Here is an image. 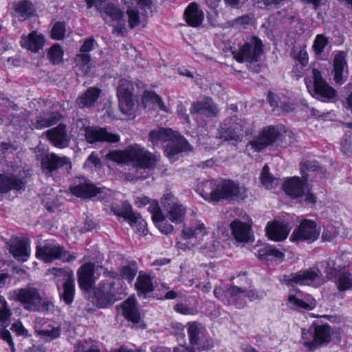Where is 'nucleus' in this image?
<instances>
[{"instance_id":"f3484780","label":"nucleus","mask_w":352,"mask_h":352,"mask_svg":"<svg viewBox=\"0 0 352 352\" xmlns=\"http://www.w3.org/2000/svg\"><path fill=\"white\" fill-rule=\"evenodd\" d=\"M320 234V231L316 228V223L314 221L305 219L292 234L293 241H307L313 242L316 241Z\"/></svg>"},{"instance_id":"393cba45","label":"nucleus","mask_w":352,"mask_h":352,"mask_svg":"<svg viewBox=\"0 0 352 352\" xmlns=\"http://www.w3.org/2000/svg\"><path fill=\"white\" fill-rule=\"evenodd\" d=\"M346 56V53L341 51L333 59V79L338 85H342L346 79L348 66Z\"/></svg>"},{"instance_id":"09e8293b","label":"nucleus","mask_w":352,"mask_h":352,"mask_svg":"<svg viewBox=\"0 0 352 352\" xmlns=\"http://www.w3.org/2000/svg\"><path fill=\"white\" fill-rule=\"evenodd\" d=\"M142 102L144 104L151 102L153 104H157L160 109L167 111L166 107H165L161 98L155 92L145 91L142 96Z\"/></svg>"},{"instance_id":"39448f33","label":"nucleus","mask_w":352,"mask_h":352,"mask_svg":"<svg viewBox=\"0 0 352 352\" xmlns=\"http://www.w3.org/2000/svg\"><path fill=\"white\" fill-rule=\"evenodd\" d=\"M331 335V328L328 324H316L314 322L309 330L302 329L303 344L310 350L329 343Z\"/></svg>"},{"instance_id":"2f4dec72","label":"nucleus","mask_w":352,"mask_h":352,"mask_svg":"<svg viewBox=\"0 0 352 352\" xmlns=\"http://www.w3.org/2000/svg\"><path fill=\"white\" fill-rule=\"evenodd\" d=\"M60 280H56L57 288L59 292V296L62 300L67 305H71L74 298L75 295V282L74 278L65 281L61 283Z\"/></svg>"},{"instance_id":"7ed1b4c3","label":"nucleus","mask_w":352,"mask_h":352,"mask_svg":"<svg viewBox=\"0 0 352 352\" xmlns=\"http://www.w3.org/2000/svg\"><path fill=\"white\" fill-rule=\"evenodd\" d=\"M254 131L255 126L252 122L234 116L220 124L216 138L221 142H228L235 146L242 142L243 133L250 135Z\"/></svg>"},{"instance_id":"4c0bfd02","label":"nucleus","mask_w":352,"mask_h":352,"mask_svg":"<svg viewBox=\"0 0 352 352\" xmlns=\"http://www.w3.org/2000/svg\"><path fill=\"white\" fill-rule=\"evenodd\" d=\"M14 16L21 21H25L30 17L34 12L33 4L28 1L23 0L13 3Z\"/></svg>"},{"instance_id":"79ce46f5","label":"nucleus","mask_w":352,"mask_h":352,"mask_svg":"<svg viewBox=\"0 0 352 352\" xmlns=\"http://www.w3.org/2000/svg\"><path fill=\"white\" fill-rule=\"evenodd\" d=\"M261 182L266 189H272L277 186L279 184V179L274 177L270 173V168L267 165H265L262 169L261 176Z\"/></svg>"},{"instance_id":"cd10ccee","label":"nucleus","mask_w":352,"mask_h":352,"mask_svg":"<svg viewBox=\"0 0 352 352\" xmlns=\"http://www.w3.org/2000/svg\"><path fill=\"white\" fill-rule=\"evenodd\" d=\"M45 38L36 31H32L27 36H22L21 46L33 52H38L44 46Z\"/></svg>"},{"instance_id":"0e129e2a","label":"nucleus","mask_w":352,"mask_h":352,"mask_svg":"<svg viewBox=\"0 0 352 352\" xmlns=\"http://www.w3.org/2000/svg\"><path fill=\"white\" fill-rule=\"evenodd\" d=\"M0 338L8 342L11 348L12 352H15L14 345L12 339L11 334L8 330H1L0 331Z\"/></svg>"},{"instance_id":"f257e3e1","label":"nucleus","mask_w":352,"mask_h":352,"mask_svg":"<svg viewBox=\"0 0 352 352\" xmlns=\"http://www.w3.org/2000/svg\"><path fill=\"white\" fill-rule=\"evenodd\" d=\"M106 158L118 164H131L135 168V173L126 174L129 181L146 178L142 170L153 168L158 162L156 155L137 144L129 146L124 150L111 151L106 155Z\"/></svg>"},{"instance_id":"b1692460","label":"nucleus","mask_w":352,"mask_h":352,"mask_svg":"<svg viewBox=\"0 0 352 352\" xmlns=\"http://www.w3.org/2000/svg\"><path fill=\"white\" fill-rule=\"evenodd\" d=\"M148 210L152 214V219L159 230L166 234L172 232L173 226L170 224L163 214L157 201H153L148 206Z\"/></svg>"},{"instance_id":"9d476101","label":"nucleus","mask_w":352,"mask_h":352,"mask_svg":"<svg viewBox=\"0 0 352 352\" xmlns=\"http://www.w3.org/2000/svg\"><path fill=\"white\" fill-rule=\"evenodd\" d=\"M317 165L314 162L306 161L300 164V170L302 174L303 180L298 177H293L286 180L283 186L285 192L292 198L302 197L305 191V186L308 179L303 174L305 169L315 171Z\"/></svg>"},{"instance_id":"052dcab7","label":"nucleus","mask_w":352,"mask_h":352,"mask_svg":"<svg viewBox=\"0 0 352 352\" xmlns=\"http://www.w3.org/2000/svg\"><path fill=\"white\" fill-rule=\"evenodd\" d=\"M254 23L253 18L250 15L245 14L238 18L234 19L231 21L232 26H243L246 25H251Z\"/></svg>"},{"instance_id":"72a5a7b5","label":"nucleus","mask_w":352,"mask_h":352,"mask_svg":"<svg viewBox=\"0 0 352 352\" xmlns=\"http://www.w3.org/2000/svg\"><path fill=\"white\" fill-rule=\"evenodd\" d=\"M24 182L14 175H0V192H7L11 190H19L24 187Z\"/></svg>"},{"instance_id":"e2e57ef3","label":"nucleus","mask_w":352,"mask_h":352,"mask_svg":"<svg viewBox=\"0 0 352 352\" xmlns=\"http://www.w3.org/2000/svg\"><path fill=\"white\" fill-rule=\"evenodd\" d=\"M17 108H18V106L13 102L8 100V98L0 99V111H6L10 109H12L13 110H16Z\"/></svg>"},{"instance_id":"c9c22d12","label":"nucleus","mask_w":352,"mask_h":352,"mask_svg":"<svg viewBox=\"0 0 352 352\" xmlns=\"http://www.w3.org/2000/svg\"><path fill=\"white\" fill-rule=\"evenodd\" d=\"M184 16L189 25L198 27L203 21L204 13L195 3H191L186 9Z\"/></svg>"},{"instance_id":"5fc2aeb1","label":"nucleus","mask_w":352,"mask_h":352,"mask_svg":"<svg viewBox=\"0 0 352 352\" xmlns=\"http://www.w3.org/2000/svg\"><path fill=\"white\" fill-rule=\"evenodd\" d=\"M329 43V39L324 34H318L314 41L313 49L317 55H320Z\"/></svg>"},{"instance_id":"423d86ee","label":"nucleus","mask_w":352,"mask_h":352,"mask_svg":"<svg viewBox=\"0 0 352 352\" xmlns=\"http://www.w3.org/2000/svg\"><path fill=\"white\" fill-rule=\"evenodd\" d=\"M280 133L276 126H267L260 130L245 146V151L250 154L252 152H261L273 145Z\"/></svg>"},{"instance_id":"13d9d810","label":"nucleus","mask_w":352,"mask_h":352,"mask_svg":"<svg viewBox=\"0 0 352 352\" xmlns=\"http://www.w3.org/2000/svg\"><path fill=\"white\" fill-rule=\"evenodd\" d=\"M128 15L129 25L131 29H133L140 23L139 12L136 9L128 8L126 10Z\"/></svg>"},{"instance_id":"a878e982","label":"nucleus","mask_w":352,"mask_h":352,"mask_svg":"<svg viewBox=\"0 0 352 352\" xmlns=\"http://www.w3.org/2000/svg\"><path fill=\"white\" fill-rule=\"evenodd\" d=\"M322 273L318 269L310 268L291 275V282L300 285H311L314 281L321 284Z\"/></svg>"},{"instance_id":"37998d69","label":"nucleus","mask_w":352,"mask_h":352,"mask_svg":"<svg viewBox=\"0 0 352 352\" xmlns=\"http://www.w3.org/2000/svg\"><path fill=\"white\" fill-rule=\"evenodd\" d=\"M320 265L321 267L324 269V273L326 274L324 277H322V276L320 277L321 283H324L328 280L335 281L339 276V274L342 272L335 267V264L333 263L323 261L321 263Z\"/></svg>"},{"instance_id":"6e6d98bb","label":"nucleus","mask_w":352,"mask_h":352,"mask_svg":"<svg viewBox=\"0 0 352 352\" xmlns=\"http://www.w3.org/2000/svg\"><path fill=\"white\" fill-rule=\"evenodd\" d=\"M104 12L113 21H119L123 18V12L113 3L106 6Z\"/></svg>"},{"instance_id":"69168bd1","label":"nucleus","mask_w":352,"mask_h":352,"mask_svg":"<svg viewBox=\"0 0 352 352\" xmlns=\"http://www.w3.org/2000/svg\"><path fill=\"white\" fill-rule=\"evenodd\" d=\"M78 54L76 55L75 58V61L78 65H80L81 66H84L87 65L91 60L90 55L89 54Z\"/></svg>"},{"instance_id":"0eeeda50","label":"nucleus","mask_w":352,"mask_h":352,"mask_svg":"<svg viewBox=\"0 0 352 352\" xmlns=\"http://www.w3.org/2000/svg\"><path fill=\"white\" fill-rule=\"evenodd\" d=\"M36 256L44 263H52L55 260H60L69 263L76 259L74 253H70L59 244L48 243L44 245H37Z\"/></svg>"},{"instance_id":"aec40b11","label":"nucleus","mask_w":352,"mask_h":352,"mask_svg":"<svg viewBox=\"0 0 352 352\" xmlns=\"http://www.w3.org/2000/svg\"><path fill=\"white\" fill-rule=\"evenodd\" d=\"M96 265L92 263H86L77 271L78 282L81 289L89 292L94 288L97 279L94 276Z\"/></svg>"},{"instance_id":"c756f323","label":"nucleus","mask_w":352,"mask_h":352,"mask_svg":"<svg viewBox=\"0 0 352 352\" xmlns=\"http://www.w3.org/2000/svg\"><path fill=\"white\" fill-rule=\"evenodd\" d=\"M10 251L16 260L26 261L30 256V243L25 239H16L12 243Z\"/></svg>"},{"instance_id":"a211bd4d","label":"nucleus","mask_w":352,"mask_h":352,"mask_svg":"<svg viewBox=\"0 0 352 352\" xmlns=\"http://www.w3.org/2000/svg\"><path fill=\"white\" fill-rule=\"evenodd\" d=\"M287 305L298 311L312 310L316 307V302L310 295L293 289L288 296Z\"/></svg>"},{"instance_id":"864d4df0","label":"nucleus","mask_w":352,"mask_h":352,"mask_svg":"<svg viewBox=\"0 0 352 352\" xmlns=\"http://www.w3.org/2000/svg\"><path fill=\"white\" fill-rule=\"evenodd\" d=\"M37 334L45 341H51L60 336V328L59 327H56L50 329L38 330L37 331Z\"/></svg>"},{"instance_id":"bf43d9fd","label":"nucleus","mask_w":352,"mask_h":352,"mask_svg":"<svg viewBox=\"0 0 352 352\" xmlns=\"http://www.w3.org/2000/svg\"><path fill=\"white\" fill-rule=\"evenodd\" d=\"M124 4L128 8H133L134 6H139L140 8H150L151 0H123Z\"/></svg>"},{"instance_id":"58836bf2","label":"nucleus","mask_w":352,"mask_h":352,"mask_svg":"<svg viewBox=\"0 0 352 352\" xmlns=\"http://www.w3.org/2000/svg\"><path fill=\"white\" fill-rule=\"evenodd\" d=\"M174 136V131L169 128L158 127L151 130L148 133V140L153 144L170 140Z\"/></svg>"},{"instance_id":"a18cd8bd","label":"nucleus","mask_w":352,"mask_h":352,"mask_svg":"<svg viewBox=\"0 0 352 352\" xmlns=\"http://www.w3.org/2000/svg\"><path fill=\"white\" fill-rule=\"evenodd\" d=\"M12 313L5 298L0 296V329L9 325Z\"/></svg>"},{"instance_id":"2eb2a0df","label":"nucleus","mask_w":352,"mask_h":352,"mask_svg":"<svg viewBox=\"0 0 352 352\" xmlns=\"http://www.w3.org/2000/svg\"><path fill=\"white\" fill-rule=\"evenodd\" d=\"M188 335L190 344L197 346L198 351L208 350L212 344L206 338V329L197 322H192L187 324Z\"/></svg>"},{"instance_id":"5701e85b","label":"nucleus","mask_w":352,"mask_h":352,"mask_svg":"<svg viewBox=\"0 0 352 352\" xmlns=\"http://www.w3.org/2000/svg\"><path fill=\"white\" fill-rule=\"evenodd\" d=\"M104 190L97 188L94 184L86 180L80 181L70 187V191L74 195L83 199H89L103 193Z\"/></svg>"},{"instance_id":"412c9836","label":"nucleus","mask_w":352,"mask_h":352,"mask_svg":"<svg viewBox=\"0 0 352 352\" xmlns=\"http://www.w3.org/2000/svg\"><path fill=\"white\" fill-rule=\"evenodd\" d=\"M45 133L48 140L56 147L63 148L68 146L69 138L65 124H59L56 127L47 130Z\"/></svg>"},{"instance_id":"f704fd0d","label":"nucleus","mask_w":352,"mask_h":352,"mask_svg":"<svg viewBox=\"0 0 352 352\" xmlns=\"http://www.w3.org/2000/svg\"><path fill=\"white\" fill-rule=\"evenodd\" d=\"M61 118L62 115L58 112H47L37 117L36 120L34 123V126L36 129L48 128L57 124Z\"/></svg>"},{"instance_id":"4d7b16f0","label":"nucleus","mask_w":352,"mask_h":352,"mask_svg":"<svg viewBox=\"0 0 352 352\" xmlns=\"http://www.w3.org/2000/svg\"><path fill=\"white\" fill-rule=\"evenodd\" d=\"M65 34V24L63 22H56L51 31L53 39L60 41L64 38Z\"/></svg>"},{"instance_id":"c85d7f7f","label":"nucleus","mask_w":352,"mask_h":352,"mask_svg":"<svg viewBox=\"0 0 352 352\" xmlns=\"http://www.w3.org/2000/svg\"><path fill=\"white\" fill-rule=\"evenodd\" d=\"M230 229L236 241L246 243L251 239V227L249 224L236 219L230 223Z\"/></svg>"},{"instance_id":"e433bc0d","label":"nucleus","mask_w":352,"mask_h":352,"mask_svg":"<svg viewBox=\"0 0 352 352\" xmlns=\"http://www.w3.org/2000/svg\"><path fill=\"white\" fill-rule=\"evenodd\" d=\"M266 232L270 239L278 241L287 237L289 230L284 223L274 222L267 227Z\"/></svg>"},{"instance_id":"6ab92c4d","label":"nucleus","mask_w":352,"mask_h":352,"mask_svg":"<svg viewBox=\"0 0 352 352\" xmlns=\"http://www.w3.org/2000/svg\"><path fill=\"white\" fill-rule=\"evenodd\" d=\"M63 166H65L67 172L72 167L71 161L65 156L59 157L52 153L45 155L41 160V167L43 170L46 171V174L56 171Z\"/></svg>"},{"instance_id":"4be33fe9","label":"nucleus","mask_w":352,"mask_h":352,"mask_svg":"<svg viewBox=\"0 0 352 352\" xmlns=\"http://www.w3.org/2000/svg\"><path fill=\"white\" fill-rule=\"evenodd\" d=\"M190 113L200 114L207 118L217 117L219 109L212 98L207 97L201 101L195 102L192 104Z\"/></svg>"},{"instance_id":"a19ab883","label":"nucleus","mask_w":352,"mask_h":352,"mask_svg":"<svg viewBox=\"0 0 352 352\" xmlns=\"http://www.w3.org/2000/svg\"><path fill=\"white\" fill-rule=\"evenodd\" d=\"M135 288L140 297L142 296L146 298V294L153 290V285L151 277L146 274H140L135 283Z\"/></svg>"},{"instance_id":"f03ea898","label":"nucleus","mask_w":352,"mask_h":352,"mask_svg":"<svg viewBox=\"0 0 352 352\" xmlns=\"http://www.w3.org/2000/svg\"><path fill=\"white\" fill-rule=\"evenodd\" d=\"M198 190L206 200L211 202L235 201L247 197V189L232 179H219L203 182Z\"/></svg>"},{"instance_id":"6e6552de","label":"nucleus","mask_w":352,"mask_h":352,"mask_svg":"<svg viewBox=\"0 0 352 352\" xmlns=\"http://www.w3.org/2000/svg\"><path fill=\"white\" fill-rule=\"evenodd\" d=\"M110 208L114 214L122 217L126 220L139 234L145 235L146 234V221L142 219L140 213L133 211L132 206L129 202L124 201L120 206L117 204H112Z\"/></svg>"},{"instance_id":"bb28decb","label":"nucleus","mask_w":352,"mask_h":352,"mask_svg":"<svg viewBox=\"0 0 352 352\" xmlns=\"http://www.w3.org/2000/svg\"><path fill=\"white\" fill-rule=\"evenodd\" d=\"M189 149L190 144L185 138L180 136L177 132L174 131V136L171 137L167 143L165 148V152L166 153V155L170 157L177 153Z\"/></svg>"},{"instance_id":"3c124183","label":"nucleus","mask_w":352,"mask_h":352,"mask_svg":"<svg viewBox=\"0 0 352 352\" xmlns=\"http://www.w3.org/2000/svg\"><path fill=\"white\" fill-rule=\"evenodd\" d=\"M48 272L54 276L56 281L58 279L60 280V284L74 278V274L72 270L67 271L63 268L53 267L50 269Z\"/></svg>"},{"instance_id":"dca6fc26","label":"nucleus","mask_w":352,"mask_h":352,"mask_svg":"<svg viewBox=\"0 0 352 352\" xmlns=\"http://www.w3.org/2000/svg\"><path fill=\"white\" fill-rule=\"evenodd\" d=\"M85 138L89 144L96 142L116 143L120 140L119 135L110 133L105 128L98 126L86 128Z\"/></svg>"},{"instance_id":"c03bdc74","label":"nucleus","mask_w":352,"mask_h":352,"mask_svg":"<svg viewBox=\"0 0 352 352\" xmlns=\"http://www.w3.org/2000/svg\"><path fill=\"white\" fill-rule=\"evenodd\" d=\"M257 256L260 260L266 261L271 259L273 257L278 259H283L284 257V253L279 251L274 246L268 245L259 249Z\"/></svg>"},{"instance_id":"ea45409f","label":"nucleus","mask_w":352,"mask_h":352,"mask_svg":"<svg viewBox=\"0 0 352 352\" xmlns=\"http://www.w3.org/2000/svg\"><path fill=\"white\" fill-rule=\"evenodd\" d=\"M208 228L201 221H196L190 227L184 226L183 228V235L185 239H199L208 235Z\"/></svg>"},{"instance_id":"680f3d73","label":"nucleus","mask_w":352,"mask_h":352,"mask_svg":"<svg viewBox=\"0 0 352 352\" xmlns=\"http://www.w3.org/2000/svg\"><path fill=\"white\" fill-rule=\"evenodd\" d=\"M283 0H258V7L261 9H271L279 4Z\"/></svg>"},{"instance_id":"49530a36","label":"nucleus","mask_w":352,"mask_h":352,"mask_svg":"<svg viewBox=\"0 0 352 352\" xmlns=\"http://www.w3.org/2000/svg\"><path fill=\"white\" fill-rule=\"evenodd\" d=\"M246 296V291L236 286H230L226 289V302L236 303L239 298Z\"/></svg>"},{"instance_id":"1a4fd4ad","label":"nucleus","mask_w":352,"mask_h":352,"mask_svg":"<svg viewBox=\"0 0 352 352\" xmlns=\"http://www.w3.org/2000/svg\"><path fill=\"white\" fill-rule=\"evenodd\" d=\"M234 58L239 63L247 61L257 62L263 54L262 41L257 37H252L244 43L239 50H231Z\"/></svg>"},{"instance_id":"473e14b6","label":"nucleus","mask_w":352,"mask_h":352,"mask_svg":"<svg viewBox=\"0 0 352 352\" xmlns=\"http://www.w3.org/2000/svg\"><path fill=\"white\" fill-rule=\"evenodd\" d=\"M123 315L124 318L132 322L133 323L138 324L140 320V314L137 307V302L134 297H130L126 300L122 305Z\"/></svg>"},{"instance_id":"603ef678","label":"nucleus","mask_w":352,"mask_h":352,"mask_svg":"<svg viewBox=\"0 0 352 352\" xmlns=\"http://www.w3.org/2000/svg\"><path fill=\"white\" fill-rule=\"evenodd\" d=\"M47 56L54 64H58L63 60V51L58 43L53 45L48 50Z\"/></svg>"},{"instance_id":"4468645a","label":"nucleus","mask_w":352,"mask_h":352,"mask_svg":"<svg viewBox=\"0 0 352 352\" xmlns=\"http://www.w3.org/2000/svg\"><path fill=\"white\" fill-rule=\"evenodd\" d=\"M161 203L166 210V217L174 223H182L186 217V209L179 204L172 193H166L161 199Z\"/></svg>"},{"instance_id":"7c9ffc66","label":"nucleus","mask_w":352,"mask_h":352,"mask_svg":"<svg viewBox=\"0 0 352 352\" xmlns=\"http://www.w3.org/2000/svg\"><path fill=\"white\" fill-rule=\"evenodd\" d=\"M100 94V89L95 87H89L76 98V104L81 109L91 107L98 100Z\"/></svg>"},{"instance_id":"f8f14e48","label":"nucleus","mask_w":352,"mask_h":352,"mask_svg":"<svg viewBox=\"0 0 352 352\" xmlns=\"http://www.w3.org/2000/svg\"><path fill=\"white\" fill-rule=\"evenodd\" d=\"M12 297L29 311H39L42 307V297L39 291L33 287L15 289L12 293Z\"/></svg>"},{"instance_id":"774afa93","label":"nucleus","mask_w":352,"mask_h":352,"mask_svg":"<svg viewBox=\"0 0 352 352\" xmlns=\"http://www.w3.org/2000/svg\"><path fill=\"white\" fill-rule=\"evenodd\" d=\"M296 59L302 65L305 66L308 63V54L305 50L302 49L298 52Z\"/></svg>"},{"instance_id":"de8ad7c7","label":"nucleus","mask_w":352,"mask_h":352,"mask_svg":"<svg viewBox=\"0 0 352 352\" xmlns=\"http://www.w3.org/2000/svg\"><path fill=\"white\" fill-rule=\"evenodd\" d=\"M339 291H346L352 287V276L346 272L339 274V276L335 280Z\"/></svg>"},{"instance_id":"8fccbe9b","label":"nucleus","mask_w":352,"mask_h":352,"mask_svg":"<svg viewBox=\"0 0 352 352\" xmlns=\"http://www.w3.org/2000/svg\"><path fill=\"white\" fill-rule=\"evenodd\" d=\"M138 270L137 263L135 262H133L121 268L120 275L123 278L127 280L129 283H131L137 274Z\"/></svg>"},{"instance_id":"338daca9","label":"nucleus","mask_w":352,"mask_h":352,"mask_svg":"<svg viewBox=\"0 0 352 352\" xmlns=\"http://www.w3.org/2000/svg\"><path fill=\"white\" fill-rule=\"evenodd\" d=\"M85 165L87 166H94L95 167H98L101 165V162L98 156L94 153H92L88 157Z\"/></svg>"},{"instance_id":"9b49d317","label":"nucleus","mask_w":352,"mask_h":352,"mask_svg":"<svg viewBox=\"0 0 352 352\" xmlns=\"http://www.w3.org/2000/svg\"><path fill=\"white\" fill-rule=\"evenodd\" d=\"M312 76L314 86L311 87L307 84L309 94L316 99L324 102L333 100L336 96V91L322 77L320 71L317 69H313Z\"/></svg>"},{"instance_id":"20e7f679","label":"nucleus","mask_w":352,"mask_h":352,"mask_svg":"<svg viewBox=\"0 0 352 352\" xmlns=\"http://www.w3.org/2000/svg\"><path fill=\"white\" fill-rule=\"evenodd\" d=\"M135 85L129 80L122 78L118 80L117 96L121 112L129 119L135 116L136 102L134 97Z\"/></svg>"},{"instance_id":"ddd939ff","label":"nucleus","mask_w":352,"mask_h":352,"mask_svg":"<svg viewBox=\"0 0 352 352\" xmlns=\"http://www.w3.org/2000/svg\"><path fill=\"white\" fill-rule=\"evenodd\" d=\"M94 296L96 304L100 308H106L119 299L114 281L107 278L101 280L98 286L94 287Z\"/></svg>"}]
</instances>
